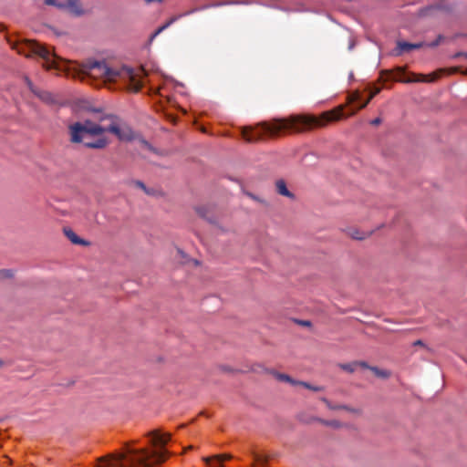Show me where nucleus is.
I'll return each mask as SVG.
<instances>
[{"label": "nucleus", "mask_w": 467, "mask_h": 467, "mask_svg": "<svg viewBox=\"0 0 467 467\" xmlns=\"http://www.w3.org/2000/svg\"><path fill=\"white\" fill-rule=\"evenodd\" d=\"M69 130L73 142H83L85 146L94 149H101L108 144L106 132L114 134L121 140H130L134 137L132 130L128 125L117 121H112L109 126H101L85 120L72 124Z\"/></svg>", "instance_id": "obj_1"}, {"label": "nucleus", "mask_w": 467, "mask_h": 467, "mask_svg": "<svg viewBox=\"0 0 467 467\" xmlns=\"http://www.w3.org/2000/svg\"><path fill=\"white\" fill-rule=\"evenodd\" d=\"M340 118V112H326L320 118L313 116H292L288 119H279L273 123H263L261 124L256 131V134L253 132L244 131V138L248 141L256 140L261 134L275 135L284 129L293 128L296 130H303L311 126H321L325 122L338 119Z\"/></svg>", "instance_id": "obj_2"}, {"label": "nucleus", "mask_w": 467, "mask_h": 467, "mask_svg": "<svg viewBox=\"0 0 467 467\" xmlns=\"http://www.w3.org/2000/svg\"><path fill=\"white\" fill-rule=\"evenodd\" d=\"M166 451H150L146 449L128 448L125 453L101 460L97 467H154L165 459Z\"/></svg>", "instance_id": "obj_3"}, {"label": "nucleus", "mask_w": 467, "mask_h": 467, "mask_svg": "<svg viewBox=\"0 0 467 467\" xmlns=\"http://www.w3.org/2000/svg\"><path fill=\"white\" fill-rule=\"evenodd\" d=\"M104 70L103 78L107 81H115L118 78L128 79L130 81V89L137 92L141 87V82L138 79V75L135 71L129 67H122L120 68H112L109 65L102 66Z\"/></svg>", "instance_id": "obj_4"}, {"label": "nucleus", "mask_w": 467, "mask_h": 467, "mask_svg": "<svg viewBox=\"0 0 467 467\" xmlns=\"http://www.w3.org/2000/svg\"><path fill=\"white\" fill-rule=\"evenodd\" d=\"M45 3L65 9L75 16H81L84 13L78 0H45Z\"/></svg>", "instance_id": "obj_5"}, {"label": "nucleus", "mask_w": 467, "mask_h": 467, "mask_svg": "<svg viewBox=\"0 0 467 467\" xmlns=\"http://www.w3.org/2000/svg\"><path fill=\"white\" fill-rule=\"evenodd\" d=\"M151 442L154 446H163L170 440L169 433H161L159 431H153L150 434Z\"/></svg>", "instance_id": "obj_6"}, {"label": "nucleus", "mask_w": 467, "mask_h": 467, "mask_svg": "<svg viewBox=\"0 0 467 467\" xmlns=\"http://www.w3.org/2000/svg\"><path fill=\"white\" fill-rule=\"evenodd\" d=\"M102 66H108L105 61H95L90 64L89 69L91 70V74L97 77H104V70L102 69Z\"/></svg>", "instance_id": "obj_7"}, {"label": "nucleus", "mask_w": 467, "mask_h": 467, "mask_svg": "<svg viewBox=\"0 0 467 467\" xmlns=\"http://www.w3.org/2000/svg\"><path fill=\"white\" fill-rule=\"evenodd\" d=\"M64 234L71 241L72 244H83L87 245L88 243L79 238L77 234L70 228H65Z\"/></svg>", "instance_id": "obj_8"}, {"label": "nucleus", "mask_w": 467, "mask_h": 467, "mask_svg": "<svg viewBox=\"0 0 467 467\" xmlns=\"http://www.w3.org/2000/svg\"><path fill=\"white\" fill-rule=\"evenodd\" d=\"M422 46H423V43L410 44L408 42L400 41V42H398V50H399V53L408 52L412 49L420 48Z\"/></svg>", "instance_id": "obj_9"}, {"label": "nucleus", "mask_w": 467, "mask_h": 467, "mask_svg": "<svg viewBox=\"0 0 467 467\" xmlns=\"http://www.w3.org/2000/svg\"><path fill=\"white\" fill-rule=\"evenodd\" d=\"M34 50L36 54H38L43 58L49 59L50 52L45 47L41 46L40 44H35Z\"/></svg>", "instance_id": "obj_10"}, {"label": "nucleus", "mask_w": 467, "mask_h": 467, "mask_svg": "<svg viewBox=\"0 0 467 467\" xmlns=\"http://www.w3.org/2000/svg\"><path fill=\"white\" fill-rule=\"evenodd\" d=\"M276 189L281 195L292 197V193L287 190L285 182L284 181H278L276 182Z\"/></svg>", "instance_id": "obj_11"}, {"label": "nucleus", "mask_w": 467, "mask_h": 467, "mask_svg": "<svg viewBox=\"0 0 467 467\" xmlns=\"http://www.w3.org/2000/svg\"><path fill=\"white\" fill-rule=\"evenodd\" d=\"M182 16H174V17H171L166 24H164L162 26L159 27L155 33L151 36V39H153L154 37H156L161 32H162L164 29L168 28L171 25H172L179 17H181Z\"/></svg>", "instance_id": "obj_12"}, {"label": "nucleus", "mask_w": 467, "mask_h": 467, "mask_svg": "<svg viewBox=\"0 0 467 467\" xmlns=\"http://www.w3.org/2000/svg\"><path fill=\"white\" fill-rule=\"evenodd\" d=\"M276 378L281 381L288 382L292 385H298V382H299L297 380L293 379L291 377H289L286 374H277Z\"/></svg>", "instance_id": "obj_13"}, {"label": "nucleus", "mask_w": 467, "mask_h": 467, "mask_svg": "<svg viewBox=\"0 0 467 467\" xmlns=\"http://www.w3.org/2000/svg\"><path fill=\"white\" fill-rule=\"evenodd\" d=\"M435 79V76H421V78H413V79H406L403 80L404 82H418V81H423V82H431Z\"/></svg>", "instance_id": "obj_14"}, {"label": "nucleus", "mask_w": 467, "mask_h": 467, "mask_svg": "<svg viewBox=\"0 0 467 467\" xmlns=\"http://www.w3.org/2000/svg\"><path fill=\"white\" fill-rule=\"evenodd\" d=\"M358 366L366 367V365L364 363H351V364H343V365H341V368L346 371L353 372V371H355V369Z\"/></svg>", "instance_id": "obj_15"}, {"label": "nucleus", "mask_w": 467, "mask_h": 467, "mask_svg": "<svg viewBox=\"0 0 467 467\" xmlns=\"http://www.w3.org/2000/svg\"><path fill=\"white\" fill-rule=\"evenodd\" d=\"M370 369L374 372V374L377 377L383 378V379H386V378L389 377V372L388 370L379 369V368H375V367L370 368Z\"/></svg>", "instance_id": "obj_16"}, {"label": "nucleus", "mask_w": 467, "mask_h": 467, "mask_svg": "<svg viewBox=\"0 0 467 467\" xmlns=\"http://www.w3.org/2000/svg\"><path fill=\"white\" fill-rule=\"evenodd\" d=\"M298 385H299V386H303V387H305V388H306V389H308L314 390V391H320V390H322V389H323V388H322V387H318V386H312V385H310V384H308V383H306V382H304V381H299V382H298Z\"/></svg>", "instance_id": "obj_17"}, {"label": "nucleus", "mask_w": 467, "mask_h": 467, "mask_svg": "<svg viewBox=\"0 0 467 467\" xmlns=\"http://www.w3.org/2000/svg\"><path fill=\"white\" fill-rule=\"evenodd\" d=\"M379 92V88H377L374 92H372L369 97L368 98L367 100H365L364 102H362L359 106V109H362V108H365L368 103L370 101V99L375 96L377 95L378 93Z\"/></svg>", "instance_id": "obj_18"}, {"label": "nucleus", "mask_w": 467, "mask_h": 467, "mask_svg": "<svg viewBox=\"0 0 467 467\" xmlns=\"http://www.w3.org/2000/svg\"><path fill=\"white\" fill-rule=\"evenodd\" d=\"M13 275L10 270H1L0 276L1 277H11Z\"/></svg>", "instance_id": "obj_19"}, {"label": "nucleus", "mask_w": 467, "mask_h": 467, "mask_svg": "<svg viewBox=\"0 0 467 467\" xmlns=\"http://www.w3.org/2000/svg\"><path fill=\"white\" fill-rule=\"evenodd\" d=\"M441 38H442V36H440L436 41H434V42H432L431 44H428V46L431 47H436L437 45H439V43L441 40Z\"/></svg>", "instance_id": "obj_20"}, {"label": "nucleus", "mask_w": 467, "mask_h": 467, "mask_svg": "<svg viewBox=\"0 0 467 467\" xmlns=\"http://www.w3.org/2000/svg\"><path fill=\"white\" fill-rule=\"evenodd\" d=\"M358 99H359V95L358 93H355L351 96L350 101L354 102V101H358Z\"/></svg>", "instance_id": "obj_21"}, {"label": "nucleus", "mask_w": 467, "mask_h": 467, "mask_svg": "<svg viewBox=\"0 0 467 467\" xmlns=\"http://www.w3.org/2000/svg\"><path fill=\"white\" fill-rule=\"evenodd\" d=\"M322 400L327 404V406L328 408H330V409H332V410H336V409H338V408H339V407H333V406H331L330 402H329L327 399H323Z\"/></svg>", "instance_id": "obj_22"}, {"label": "nucleus", "mask_w": 467, "mask_h": 467, "mask_svg": "<svg viewBox=\"0 0 467 467\" xmlns=\"http://www.w3.org/2000/svg\"><path fill=\"white\" fill-rule=\"evenodd\" d=\"M196 212L202 216V217H204L205 216V213L203 212V209L201 208V207H197L196 208Z\"/></svg>", "instance_id": "obj_23"}, {"label": "nucleus", "mask_w": 467, "mask_h": 467, "mask_svg": "<svg viewBox=\"0 0 467 467\" xmlns=\"http://www.w3.org/2000/svg\"><path fill=\"white\" fill-rule=\"evenodd\" d=\"M381 122V119L379 118H376L373 120H371L372 125H379Z\"/></svg>", "instance_id": "obj_24"}, {"label": "nucleus", "mask_w": 467, "mask_h": 467, "mask_svg": "<svg viewBox=\"0 0 467 467\" xmlns=\"http://www.w3.org/2000/svg\"><path fill=\"white\" fill-rule=\"evenodd\" d=\"M26 82H27V84H28L29 88H30L33 92H35V90H34V88H33V87H32V83H31V81H30V80H28V79H26Z\"/></svg>", "instance_id": "obj_25"}, {"label": "nucleus", "mask_w": 467, "mask_h": 467, "mask_svg": "<svg viewBox=\"0 0 467 467\" xmlns=\"http://www.w3.org/2000/svg\"><path fill=\"white\" fill-rule=\"evenodd\" d=\"M213 459L219 460L218 456H214ZM213 460V458H206L205 461L207 462H210Z\"/></svg>", "instance_id": "obj_26"}, {"label": "nucleus", "mask_w": 467, "mask_h": 467, "mask_svg": "<svg viewBox=\"0 0 467 467\" xmlns=\"http://www.w3.org/2000/svg\"><path fill=\"white\" fill-rule=\"evenodd\" d=\"M414 346L422 345V342L420 340H417L413 343Z\"/></svg>", "instance_id": "obj_27"}, {"label": "nucleus", "mask_w": 467, "mask_h": 467, "mask_svg": "<svg viewBox=\"0 0 467 467\" xmlns=\"http://www.w3.org/2000/svg\"><path fill=\"white\" fill-rule=\"evenodd\" d=\"M350 410L351 412H353V413H358V414L359 413V410H357V409H352V410Z\"/></svg>", "instance_id": "obj_28"}, {"label": "nucleus", "mask_w": 467, "mask_h": 467, "mask_svg": "<svg viewBox=\"0 0 467 467\" xmlns=\"http://www.w3.org/2000/svg\"><path fill=\"white\" fill-rule=\"evenodd\" d=\"M138 184H139V185H140V187L144 188V185H143V183H141V182H139Z\"/></svg>", "instance_id": "obj_29"}, {"label": "nucleus", "mask_w": 467, "mask_h": 467, "mask_svg": "<svg viewBox=\"0 0 467 467\" xmlns=\"http://www.w3.org/2000/svg\"><path fill=\"white\" fill-rule=\"evenodd\" d=\"M355 238H357V239H362L363 237H360V236H355Z\"/></svg>", "instance_id": "obj_30"}, {"label": "nucleus", "mask_w": 467, "mask_h": 467, "mask_svg": "<svg viewBox=\"0 0 467 467\" xmlns=\"http://www.w3.org/2000/svg\"><path fill=\"white\" fill-rule=\"evenodd\" d=\"M2 365H3V361H2V360H0V367H1Z\"/></svg>", "instance_id": "obj_31"}, {"label": "nucleus", "mask_w": 467, "mask_h": 467, "mask_svg": "<svg viewBox=\"0 0 467 467\" xmlns=\"http://www.w3.org/2000/svg\"><path fill=\"white\" fill-rule=\"evenodd\" d=\"M467 57V53L463 54Z\"/></svg>", "instance_id": "obj_32"}]
</instances>
